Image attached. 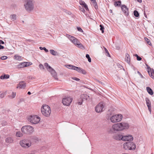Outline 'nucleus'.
<instances>
[{"mask_svg": "<svg viewBox=\"0 0 154 154\" xmlns=\"http://www.w3.org/2000/svg\"><path fill=\"white\" fill-rule=\"evenodd\" d=\"M129 127L128 123L122 122L113 124L111 127L107 128V131L109 134H114L118 131L127 129Z\"/></svg>", "mask_w": 154, "mask_h": 154, "instance_id": "nucleus-1", "label": "nucleus"}, {"mask_svg": "<svg viewBox=\"0 0 154 154\" xmlns=\"http://www.w3.org/2000/svg\"><path fill=\"white\" fill-rule=\"evenodd\" d=\"M66 36L73 43L75 46L81 49H84V47L82 45L79 41L78 40L74 37L69 34H66Z\"/></svg>", "mask_w": 154, "mask_h": 154, "instance_id": "nucleus-2", "label": "nucleus"}, {"mask_svg": "<svg viewBox=\"0 0 154 154\" xmlns=\"http://www.w3.org/2000/svg\"><path fill=\"white\" fill-rule=\"evenodd\" d=\"M24 7L27 11L30 12L32 11L34 8V2L33 0H28L26 1Z\"/></svg>", "mask_w": 154, "mask_h": 154, "instance_id": "nucleus-3", "label": "nucleus"}, {"mask_svg": "<svg viewBox=\"0 0 154 154\" xmlns=\"http://www.w3.org/2000/svg\"><path fill=\"white\" fill-rule=\"evenodd\" d=\"M41 112L42 115L45 117H48L51 112L50 107L48 105H43L41 108Z\"/></svg>", "mask_w": 154, "mask_h": 154, "instance_id": "nucleus-4", "label": "nucleus"}, {"mask_svg": "<svg viewBox=\"0 0 154 154\" xmlns=\"http://www.w3.org/2000/svg\"><path fill=\"white\" fill-rule=\"evenodd\" d=\"M22 132L24 134H31L34 131V128L29 125H27L23 126L21 128Z\"/></svg>", "mask_w": 154, "mask_h": 154, "instance_id": "nucleus-5", "label": "nucleus"}, {"mask_svg": "<svg viewBox=\"0 0 154 154\" xmlns=\"http://www.w3.org/2000/svg\"><path fill=\"white\" fill-rule=\"evenodd\" d=\"M28 121L33 124H38L40 120V117L36 115H31L28 118Z\"/></svg>", "mask_w": 154, "mask_h": 154, "instance_id": "nucleus-6", "label": "nucleus"}, {"mask_svg": "<svg viewBox=\"0 0 154 154\" xmlns=\"http://www.w3.org/2000/svg\"><path fill=\"white\" fill-rule=\"evenodd\" d=\"M123 147L125 150H131L135 149L136 148V146L133 142H127L123 144Z\"/></svg>", "mask_w": 154, "mask_h": 154, "instance_id": "nucleus-7", "label": "nucleus"}, {"mask_svg": "<svg viewBox=\"0 0 154 154\" xmlns=\"http://www.w3.org/2000/svg\"><path fill=\"white\" fill-rule=\"evenodd\" d=\"M20 145L25 148H27L31 146L30 141L27 139H24L20 141Z\"/></svg>", "mask_w": 154, "mask_h": 154, "instance_id": "nucleus-8", "label": "nucleus"}, {"mask_svg": "<svg viewBox=\"0 0 154 154\" xmlns=\"http://www.w3.org/2000/svg\"><path fill=\"white\" fill-rule=\"evenodd\" d=\"M122 118V116L121 114L111 116L110 120L111 122L115 123L120 121Z\"/></svg>", "mask_w": 154, "mask_h": 154, "instance_id": "nucleus-9", "label": "nucleus"}, {"mask_svg": "<svg viewBox=\"0 0 154 154\" xmlns=\"http://www.w3.org/2000/svg\"><path fill=\"white\" fill-rule=\"evenodd\" d=\"M104 105L103 103L101 102L97 105L95 107V111L97 112H100L104 110Z\"/></svg>", "mask_w": 154, "mask_h": 154, "instance_id": "nucleus-10", "label": "nucleus"}, {"mask_svg": "<svg viewBox=\"0 0 154 154\" xmlns=\"http://www.w3.org/2000/svg\"><path fill=\"white\" fill-rule=\"evenodd\" d=\"M72 101V98L70 97H67L63 99L62 102L64 105L68 106L70 105Z\"/></svg>", "mask_w": 154, "mask_h": 154, "instance_id": "nucleus-11", "label": "nucleus"}, {"mask_svg": "<svg viewBox=\"0 0 154 154\" xmlns=\"http://www.w3.org/2000/svg\"><path fill=\"white\" fill-rule=\"evenodd\" d=\"M123 137V133H118L113 136V138L114 139L118 140H122Z\"/></svg>", "mask_w": 154, "mask_h": 154, "instance_id": "nucleus-12", "label": "nucleus"}, {"mask_svg": "<svg viewBox=\"0 0 154 154\" xmlns=\"http://www.w3.org/2000/svg\"><path fill=\"white\" fill-rule=\"evenodd\" d=\"M133 140V137L131 135H123L122 140L124 141H132Z\"/></svg>", "mask_w": 154, "mask_h": 154, "instance_id": "nucleus-13", "label": "nucleus"}, {"mask_svg": "<svg viewBox=\"0 0 154 154\" xmlns=\"http://www.w3.org/2000/svg\"><path fill=\"white\" fill-rule=\"evenodd\" d=\"M148 71V73L149 75L152 78H154V71L153 69H152L147 64H146Z\"/></svg>", "mask_w": 154, "mask_h": 154, "instance_id": "nucleus-14", "label": "nucleus"}, {"mask_svg": "<svg viewBox=\"0 0 154 154\" xmlns=\"http://www.w3.org/2000/svg\"><path fill=\"white\" fill-rule=\"evenodd\" d=\"M121 9L124 13L126 15H128L129 14L128 10L126 6L125 5H121Z\"/></svg>", "mask_w": 154, "mask_h": 154, "instance_id": "nucleus-15", "label": "nucleus"}, {"mask_svg": "<svg viewBox=\"0 0 154 154\" xmlns=\"http://www.w3.org/2000/svg\"><path fill=\"white\" fill-rule=\"evenodd\" d=\"M74 68L75 69L74 70L77 71L78 72L82 73L83 74H86L85 71L80 67L75 66V67Z\"/></svg>", "mask_w": 154, "mask_h": 154, "instance_id": "nucleus-16", "label": "nucleus"}, {"mask_svg": "<svg viewBox=\"0 0 154 154\" xmlns=\"http://www.w3.org/2000/svg\"><path fill=\"white\" fill-rule=\"evenodd\" d=\"M26 87V84L24 81H21L18 84L17 88H25Z\"/></svg>", "mask_w": 154, "mask_h": 154, "instance_id": "nucleus-17", "label": "nucleus"}, {"mask_svg": "<svg viewBox=\"0 0 154 154\" xmlns=\"http://www.w3.org/2000/svg\"><path fill=\"white\" fill-rule=\"evenodd\" d=\"M49 71L51 73L52 75L55 79L57 80H58L56 73L54 70L52 69H51Z\"/></svg>", "mask_w": 154, "mask_h": 154, "instance_id": "nucleus-18", "label": "nucleus"}, {"mask_svg": "<svg viewBox=\"0 0 154 154\" xmlns=\"http://www.w3.org/2000/svg\"><path fill=\"white\" fill-rule=\"evenodd\" d=\"M28 62H24L20 63L18 66L19 68H22L29 66V64H27Z\"/></svg>", "mask_w": 154, "mask_h": 154, "instance_id": "nucleus-19", "label": "nucleus"}, {"mask_svg": "<svg viewBox=\"0 0 154 154\" xmlns=\"http://www.w3.org/2000/svg\"><path fill=\"white\" fill-rule=\"evenodd\" d=\"M14 141L13 139L11 137H8L5 139V142L8 143H11Z\"/></svg>", "mask_w": 154, "mask_h": 154, "instance_id": "nucleus-20", "label": "nucleus"}, {"mask_svg": "<svg viewBox=\"0 0 154 154\" xmlns=\"http://www.w3.org/2000/svg\"><path fill=\"white\" fill-rule=\"evenodd\" d=\"M125 61L128 64L130 63V58L129 55L128 54H126L125 59Z\"/></svg>", "mask_w": 154, "mask_h": 154, "instance_id": "nucleus-21", "label": "nucleus"}, {"mask_svg": "<svg viewBox=\"0 0 154 154\" xmlns=\"http://www.w3.org/2000/svg\"><path fill=\"white\" fill-rule=\"evenodd\" d=\"M146 89L149 94L151 95H152L153 94V92L152 90L149 87H147Z\"/></svg>", "mask_w": 154, "mask_h": 154, "instance_id": "nucleus-22", "label": "nucleus"}, {"mask_svg": "<svg viewBox=\"0 0 154 154\" xmlns=\"http://www.w3.org/2000/svg\"><path fill=\"white\" fill-rule=\"evenodd\" d=\"M50 53L54 56L58 55V53L54 50L51 49L49 50Z\"/></svg>", "mask_w": 154, "mask_h": 154, "instance_id": "nucleus-23", "label": "nucleus"}, {"mask_svg": "<svg viewBox=\"0 0 154 154\" xmlns=\"http://www.w3.org/2000/svg\"><path fill=\"white\" fill-rule=\"evenodd\" d=\"M14 58L16 60L20 61L22 59V58L21 56H20L19 55L16 54L14 56Z\"/></svg>", "mask_w": 154, "mask_h": 154, "instance_id": "nucleus-24", "label": "nucleus"}, {"mask_svg": "<svg viewBox=\"0 0 154 154\" xmlns=\"http://www.w3.org/2000/svg\"><path fill=\"white\" fill-rule=\"evenodd\" d=\"M44 66L48 71H50L52 69L50 66L47 63H44Z\"/></svg>", "mask_w": 154, "mask_h": 154, "instance_id": "nucleus-25", "label": "nucleus"}, {"mask_svg": "<svg viewBox=\"0 0 154 154\" xmlns=\"http://www.w3.org/2000/svg\"><path fill=\"white\" fill-rule=\"evenodd\" d=\"M82 99H85L86 100H88L89 99V97L86 94H83L81 96Z\"/></svg>", "mask_w": 154, "mask_h": 154, "instance_id": "nucleus-26", "label": "nucleus"}, {"mask_svg": "<svg viewBox=\"0 0 154 154\" xmlns=\"http://www.w3.org/2000/svg\"><path fill=\"white\" fill-rule=\"evenodd\" d=\"M9 75H4L0 76V78L1 79H8L9 78Z\"/></svg>", "mask_w": 154, "mask_h": 154, "instance_id": "nucleus-27", "label": "nucleus"}, {"mask_svg": "<svg viewBox=\"0 0 154 154\" xmlns=\"http://www.w3.org/2000/svg\"><path fill=\"white\" fill-rule=\"evenodd\" d=\"M23 135V134L20 131L17 132L16 133V136L17 137H21Z\"/></svg>", "mask_w": 154, "mask_h": 154, "instance_id": "nucleus-28", "label": "nucleus"}, {"mask_svg": "<svg viewBox=\"0 0 154 154\" xmlns=\"http://www.w3.org/2000/svg\"><path fill=\"white\" fill-rule=\"evenodd\" d=\"M10 18L11 20L14 21L16 19V16L15 14H13L11 15L10 16Z\"/></svg>", "mask_w": 154, "mask_h": 154, "instance_id": "nucleus-29", "label": "nucleus"}, {"mask_svg": "<svg viewBox=\"0 0 154 154\" xmlns=\"http://www.w3.org/2000/svg\"><path fill=\"white\" fill-rule=\"evenodd\" d=\"M121 1H116L114 2V5L115 7L119 6L121 5Z\"/></svg>", "mask_w": 154, "mask_h": 154, "instance_id": "nucleus-30", "label": "nucleus"}, {"mask_svg": "<svg viewBox=\"0 0 154 154\" xmlns=\"http://www.w3.org/2000/svg\"><path fill=\"white\" fill-rule=\"evenodd\" d=\"M75 66H72L70 65H67L66 67L69 69H75L74 68L75 67Z\"/></svg>", "mask_w": 154, "mask_h": 154, "instance_id": "nucleus-31", "label": "nucleus"}, {"mask_svg": "<svg viewBox=\"0 0 154 154\" xmlns=\"http://www.w3.org/2000/svg\"><path fill=\"white\" fill-rule=\"evenodd\" d=\"M134 16L136 17H138L139 16L138 12L136 10H135L134 11Z\"/></svg>", "mask_w": 154, "mask_h": 154, "instance_id": "nucleus-32", "label": "nucleus"}, {"mask_svg": "<svg viewBox=\"0 0 154 154\" xmlns=\"http://www.w3.org/2000/svg\"><path fill=\"white\" fill-rule=\"evenodd\" d=\"M5 94L6 93L0 92V98H2L4 97Z\"/></svg>", "mask_w": 154, "mask_h": 154, "instance_id": "nucleus-33", "label": "nucleus"}, {"mask_svg": "<svg viewBox=\"0 0 154 154\" xmlns=\"http://www.w3.org/2000/svg\"><path fill=\"white\" fill-rule=\"evenodd\" d=\"M144 39H145V41H146L147 43L149 45H151V44L149 40L147 38L145 37L144 38Z\"/></svg>", "mask_w": 154, "mask_h": 154, "instance_id": "nucleus-34", "label": "nucleus"}, {"mask_svg": "<svg viewBox=\"0 0 154 154\" xmlns=\"http://www.w3.org/2000/svg\"><path fill=\"white\" fill-rule=\"evenodd\" d=\"M147 106L148 107V110H149V111L150 113L151 114V103H149V104H147Z\"/></svg>", "mask_w": 154, "mask_h": 154, "instance_id": "nucleus-35", "label": "nucleus"}, {"mask_svg": "<svg viewBox=\"0 0 154 154\" xmlns=\"http://www.w3.org/2000/svg\"><path fill=\"white\" fill-rule=\"evenodd\" d=\"M100 30L102 31V33H103L104 32V27L102 25H100Z\"/></svg>", "mask_w": 154, "mask_h": 154, "instance_id": "nucleus-36", "label": "nucleus"}, {"mask_svg": "<svg viewBox=\"0 0 154 154\" xmlns=\"http://www.w3.org/2000/svg\"><path fill=\"white\" fill-rule=\"evenodd\" d=\"M104 49L106 53L107 54V56L108 57H110V54L107 49L105 47H104Z\"/></svg>", "mask_w": 154, "mask_h": 154, "instance_id": "nucleus-37", "label": "nucleus"}, {"mask_svg": "<svg viewBox=\"0 0 154 154\" xmlns=\"http://www.w3.org/2000/svg\"><path fill=\"white\" fill-rule=\"evenodd\" d=\"M39 67L40 69H41L43 70L45 69L44 66L41 64H40L39 65Z\"/></svg>", "mask_w": 154, "mask_h": 154, "instance_id": "nucleus-38", "label": "nucleus"}, {"mask_svg": "<svg viewBox=\"0 0 154 154\" xmlns=\"http://www.w3.org/2000/svg\"><path fill=\"white\" fill-rule=\"evenodd\" d=\"M146 104H148L151 103L149 99L148 98H146Z\"/></svg>", "mask_w": 154, "mask_h": 154, "instance_id": "nucleus-39", "label": "nucleus"}, {"mask_svg": "<svg viewBox=\"0 0 154 154\" xmlns=\"http://www.w3.org/2000/svg\"><path fill=\"white\" fill-rule=\"evenodd\" d=\"M83 6V8L84 7L86 10H88L87 5L85 3Z\"/></svg>", "mask_w": 154, "mask_h": 154, "instance_id": "nucleus-40", "label": "nucleus"}, {"mask_svg": "<svg viewBox=\"0 0 154 154\" xmlns=\"http://www.w3.org/2000/svg\"><path fill=\"white\" fill-rule=\"evenodd\" d=\"M8 57L6 56H3L1 57L0 58L2 60H5Z\"/></svg>", "mask_w": 154, "mask_h": 154, "instance_id": "nucleus-41", "label": "nucleus"}, {"mask_svg": "<svg viewBox=\"0 0 154 154\" xmlns=\"http://www.w3.org/2000/svg\"><path fill=\"white\" fill-rule=\"evenodd\" d=\"M79 2L80 5L82 6L83 5L85 4V3L84 1H80Z\"/></svg>", "mask_w": 154, "mask_h": 154, "instance_id": "nucleus-42", "label": "nucleus"}, {"mask_svg": "<svg viewBox=\"0 0 154 154\" xmlns=\"http://www.w3.org/2000/svg\"><path fill=\"white\" fill-rule=\"evenodd\" d=\"M72 79H73V80L77 81H79L80 80V79L78 78H76V77H72Z\"/></svg>", "mask_w": 154, "mask_h": 154, "instance_id": "nucleus-43", "label": "nucleus"}, {"mask_svg": "<svg viewBox=\"0 0 154 154\" xmlns=\"http://www.w3.org/2000/svg\"><path fill=\"white\" fill-rule=\"evenodd\" d=\"M16 93L14 92H12V98H14L16 96Z\"/></svg>", "mask_w": 154, "mask_h": 154, "instance_id": "nucleus-44", "label": "nucleus"}, {"mask_svg": "<svg viewBox=\"0 0 154 154\" xmlns=\"http://www.w3.org/2000/svg\"><path fill=\"white\" fill-rule=\"evenodd\" d=\"M137 72L140 75L141 78H144V77L143 76V75L141 74V73L139 71H138Z\"/></svg>", "mask_w": 154, "mask_h": 154, "instance_id": "nucleus-45", "label": "nucleus"}, {"mask_svg": "<svg viewBox=\"0 0 154 154\" xmlns=\"http://www.w3.org/2000/svg\"><path fill=\"white\" fill-rule=\"evenodd\" d=\"M93 6L94 7V8L96 9H98V6L97 4H95L94 5H93Z\"/></svg>", "mask_w": 154, "mask_h": 154, "instance_id": "nucleus-46", "label": "nucleus"}, {"mask_svg": "<svg viewBox=\"0 0 154 154\" xmlns=\"http://www.w3.org/2000/svg\"><path fill=\"white\" fill-rule=\"evenodd\" d=\"M77 28V29L79 31V32H83V30H82V29L80 27H78Z\"/></svg>", "mask_w": 154, "mask_h": 154, "instance_id": "nucleus-47", "label": "nucleus"}, {"mask_svg": "<svg viewBox=\"0 0 154 154\" xmlns=\"http://www.w3.org/2000/svg\"><path fill=\"white\" fill-rule=\"evenodd\" d=\"M137 60L138 61H140L142 60V58L139 56H137Z\"/></svg>", "mask_w": 154, "mask_h": 154, "instance_id": "nucleus-48", "label": "nucleus"}, {"mask_svg": "<svg viewBox=\"0 0 154 154\" xmlns=\"http://www.w3.org/2000/svg\"><path fill=\"white\" fill-rule=\"evenodd\" d=\"M91 1H92V5H94L97 4L96 1L95 0H93Z\"/></svg>", "mask_w": 154, "mask_h": 154, "instance_id": "nucleus-49", "label": "nucleus"}, {"mask_svg": "<svg viewBox=\"0 0 154 154\" xmlns=\"http://www.w3.org/2000/svg\"><path fill=\"white\" fill-rule=\"evenodd\" d=\"M81 11L83 12H85V9L84 8H81Z\"/></svg>", "mask_w": 154, "mask_h": 154, "instance_id": "nucleus-50", "label": "nucleus"}, {"mask_svg": "<svg viewBox=\"0 0 154 154\" xmlns=\"http://www.w3.org/2000/svg\"><path fill=\"white\" fill-rule=\"evenodd\" d=\"M43 50L46 52H48V50L45 47H44Z\"/></svg>", "mask_w": 154, "mask_h": 154, "instance_id": "nucleus-51", "label": "nucleus"}, {"mask_svg": "<svg viewBox=\"0 0 154 154\" xmlns=\"http://www.w3.org/2000/svg\"><path fill=\"white\" fill-rule=\"evenodd\" d=\"M86 57L88 59L90 57L89 55L88 54H86Z\"/></svg>", "mask_w": 154, "mask_h": 154, "instance_id": "nucleus-52", "label": "nucleus"}, {"mask_svg": "<svg viewBox=\"0 0 154 154\" xmlns=\"http://www.w3.org/2000/svg\"><path fill=\"white\" fill-rule=\"evenodd\" d=\"M4 44V42L3 41L0 40V44Z\"/></svg>", "mask_w": 154, "mask_h": 154, "instance_id": "nucleus-53", "label": "nucleus"}, {"mask_svg": "<svg viewBox=\"0 0 154 154\" xmlns=\"http://www.w3.org/2000/svg\"><path fill=\"white\" fill-rule=\"evenodd\" d=\"M4 48V47L1 45H0V49H3Z\"/></svg>", "mask_w": 154, "mask_h": 154, "instance_id": "nucleus-54", "label": "nucleus"}, {"mask_svg": "<svg viewBox=\"0 0 154 154\" xmlns=\"http://www.w3.org/2000/svg\"><path fill=\"white\" fill-rule=\"evenodd\" d=\"M88 60L89 62H91V59L90 57L88 59Z\"/></svg>", "mask_w": 154, "mask_h": 154, "instance_id": "nucleus-55", "label": "nucleus"}, {"mask_svg": "<svg viewBox=\"0 0 154 154\" xmlns=\"http://www.w3.org/2000/svg\"><path fill=\"white\" fill-rule=\"evenodd\" d=\"M44 48V47H39V49H40V50H43V48Z\"/></svg>", "mask_w": 154, "mask_h": 154, "instance_id": "nucleus-56", "label": "nucleus"}, {"mask_svg": "<svg viewBox=\"0 0 154 154\" xmlns=\"http://www.w3.org/2000/svg\"><path fill=\"white\" fill-rule=\"evenodd\" d=\"M144 15L145 16V17H147V15H146V14L145 13V11L144 12Z\"/></svg>", "mask_w": 154, "mask_h": 154, "instance_id": "nucleus-57", "label": "nucleus"}, {"mask_svg": "<svg viewBox=\"0 0 154 154\" xmlns=\"http://www.w3.org/2000/svg\"><path fill=\"white\" fill-rule=\"evenodd\" d=\"M137 1L140 3H141L142 2V0H137Z\"/></svg>", "mask_w": 154, "mask_h": 154, "instance_id": "nucleus-58", "label": "nucleus"}, {"mask_svg": "<svg viewBox=\"0 0 154 154\" xmlns=\"http://www.w3.org/2000/svg\"><path fill=\"white\" fill-rule=\"evenodd\" d=\"M116 49L119 50V47L118 46H116Z\"/></svg>", "mask_w": 154, "mask_h": 154, "instance_id": "nucleus-59", "label": "nucleus"}, {"mask_svg": "<svg viewBox=\"0 0 154 154\" xmlns=\"http://www.w3.org/2000/svg\"><path fill=\"white\" fill-rule=\"evenodd\" d=\"M27 94H28V95H30L31 94V93L30 92V91H28L27 93Z\"/></svg>", "mask_w": 154, "mask_h": 154, "instance_id": "nucleus-60", "label": "nucleus"}, {"mask_svg": "<svg viewBox=\"0 0 154 154\" xmlns=\"http://www.w3.org/2000/svg\"><path fill=\"white\" fill-rule=\"evenodd\" d=\"M7 124V122H5V124H2V125H5Z\"/></svg>", "mask_w": 154, "mask_h": 154, "instance_id": "nucleus-61", "label": "nucleus"}, {"mask_svg": "<svg viewBox=\"0 0 154 154\" xmlns=\"http://www.w3.org/2000/svg\"><path fill=\"white\" fill-rule=\"evenodd\" d=\"M78 103L79 105H81L82 104V102H79Z\"/></svg>", "mask_w": 154, "mask_h": 154, "instance_id": "nucleus-62", "label": "nucleus"}, {"mask_svg": "<svg viewBox=\"0 0 154 154\" xmlns=\"http://www.w3.org/2000/svg\"><path fill=\"white\" fill-rule=\"evenodd\" d=\"M109 11H110V13H112V10H110Z\"/></svg>", "mask_w": 154, "mask_h": 154, "instance_id": "nucleus-63", "label": "nucleus"}, {"mask_svg": "<svg viewBox=\"0 0 154 154\" xmlns=\"http://www.w3.org/2000/svg\"><path fill=\"white\" fill-rule=\"evenodd\" d=\"M135 56L137 57V56H138L137 54H136L135 55Z\"/></svg>", "mask_w": 154, "mask_h": 154, "instance_id": "nucleus-64", "label": "nucleus"}]
</instances>
